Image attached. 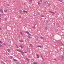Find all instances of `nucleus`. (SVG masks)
Instances as JSON below:
<instances>
[{"instance_id":"dca6fc26","label":"nucleus","mask_w":64,"mask_h":64,"mask_svg":"<svg viewBox=\"0 0 64 64\" xmlns=\"http://www.w3.org/2000/svg\"><path fill=\"white\" fill-rule=\"evenodd\" d=\"M8 11L7 10H4V12H5L6 13V12Z\"/></svg>"},{"instance_id":"ea45409f","label":"nucleus","mask_w":64,"mask_h":64,"mask_svg":"<svg viewBox=\"0 0 64 64\" xmlns=\"http://www.w3.org/2000/svg\"><path fill=\"white\" fill-rule=\"evenodd\" d=\"M43 64H45V62H43Z\"/></svg>"},{"instance_id":"72a5a7b5","label":"nucleus","mask_w":64,"mask_h":64,"mask_svg":"<svg viewBox=\"0 0 64 64\" xmlns=\"http://www.w3.org/2000/svg\"><path fill=\"white\" fill-rule=\"evenodd\" d=\"M50 12H51V13H54V12H52L51 11H50Z\"/></svg>"},{"instance_id":"6e6d98bb","label":"nucleus","mask_w":64,"mask_h":64,"mask_svg":"<svg viewBox=\"0 0 64 64\" xmlns=\"http://www.w3.org/2000/svg\"><path fill=\"white\" fill-rule=\"evenodd\" d=\"M19 52H21V51H20H20H19Z\"/></svg>"},{"instance_id":"473e14b6","label":"nucleus","mask_w":64,"mask_h":64,"mask_svg":"<svg viewBox=\"0 0 64 64\" xmlns=\"http://www.w3.org/2000/svg\"><path fill=\"white\" fill-rule=\"evenodd\" d=\"M0 44H2V41H0Z\"/></svg>"},{"instance_id":"1a4fd4ad","label":"nucleus","mask_w":64,"mask_h":64,"mask_svg":"<svg viewBox=\"0 0 64 64\" xmlns=\"http://www.w3.org/2000/svg\"><path fill=\"white\" fill-rule=\"evenodd\" d=\"M9 57L10 59H12V58L13 57V56H10Z\"/></svg>"},{"instance_id":"39448f33","label":"nucleus","mask_w":64,"mask_h":64,"mask_svg":"<svg viewBox=\"0 0 64 64\" xmlns=\"http://www.w3.org/2000/svg\"><path fill=\"white\" fill-rule=\"evenodd\" d=\"M40 38L41 39H44V38L42 36H40Z\"/></svg>"},{"instance_id":"aec40b11","label":"nucleus","mask_w":64,"mask_h":64,"mask_svg":"<svg viewBox=\"0 0 64 64\" xmlns=\"http://www.w3.org/2000/svg\"><path fill=\"white\" fill-rule=\"evenodd\" d=\"M26 40H27V41H30V40H29V39H28V38H26Z\"/></svg>"},{"instance_id":"423d86ee","label":"nucleus","mask_w":64,"mask_h":64,"mask_svg":"<svg viewBox=\"0 0 64 64\" xmlns=\"http://www.w3.org/2000/svg\"><path fill=\"white\" fill-rule=\"evenodd\" d=\"M36 56H37V58H39V55L38 54H37Z\"/></svg>"},{"instance_id":"3c124183","label":"nucleus","mask_w":64,"mask_h":64,"mask_svg":"<svg viewBox=\"0 0 64 64\" xmlns=\"http://www.w3.org/2000/svg\"><path fill=\"white\" fill-rule=\"evenodd\" d=\"M1 18H0V22H1Z\"/></svg>"},{"instance_id":"13d9d810","label":"nucleus","mask_w":64,"mask_h":64,"mask_svg":"<svg viewBox=\"0 0 64 64\" xmlns=\"http://www.w3.org/2000/svg\"><path fill=\"white\" fill-rule=\"evenodd\" d=\"M0 30H1V28H0Z\"/></svg>"},{"instance_id":"9b49d317","label":"nucleus","mask_w":64,"mask_h":64,"mask_svg":"<svg viewBox=\"0 0 64 64\" xmlns=\"http://www.w3.org/2000/svg\"><path fill=\"white\" fill-rule=\"evenodd\" d=\"M19 41L20 42H23V41L22 40H19Z\"/></svg>"},{"instance_id":"a211bd4d","label":"nucleus","mask_w":64,"mask_h":64,"mask_svg":"<svg viewBox=\"0 0 64 64\" xmlns=\"http://www.w3.org/2000/svg\"><path fill=\"white\" fill-rule=\"evenodd\" d=\"M38 5L39 6H40L41 5V4H40V2H38Z\"/></svg>"},{"instance_id":"4c0bfd02","label":"nucleus","mask_w":64,"mask_h":64,"mask_svg":"<svg viewBox=\"0 0 64 64\" xmlns=\"http://www.w3.org/2000/svg\"><path fill=\"white\" fill-rule=\"evenodd\" d=\"M53 24H54V26H55V23H54Z\"/></svg>"},{"instance_id":"79ce46f5","label":"nucleus","mask_w":64,"mask_h":64,"mask_svg":"<svg viewBox=\"0 0 64 64\" xmlns=\"http://www.w3.org/2000/svg\"><path fill=\"white\" fill-rule=\"evenodd\" d=\"M22 54H23V53H24V52H23L22 51Z\"/></svg>"},{"instance_id":"5701e85b","label":"nucleus","mask_w":64,"mask_h":64,"mask_svg":"<svg viewBox=\"0 0 64 64\" xmlns=\"http://www.w3.org/2000/svg\"><path fill=\"white\" fill-rule=\"evenodd\" d=\"M2 47L3 46H2V45L0 44V47Z\"/></svg>"},{"instance_id":"e433bc0d","label":"nucleus","mask_w":64,"mask_h":64,"mask_svg":"<svg viewBox=\"0 0 64 64\" xmlns=\"http://www.w3.org/2000/svg\"><path fill=\"white\" fill-rule=\"evenodd\" d=\"M32 15L33 16H36L35 14H33Z\"/></svg>"},{"instance_id":"cd10ccee","label":"nucleus","mask_w":64,"mask_h":64,"mask_svg":"<svg viewBox=\"0 0 64 64\" xmlns=\"http://www.w3.org/2000/svg\"><path fill=\"white\" fill-rule=\"evenodd\" d=\"M59 1H60V2H62L63 0H59Z\"/></svg>"},{"instance_id":"5fc2aeb1","label":"nucleus","mask_w":64,"mask_h":64,"mask_svg":"<svg viewBox=\"0 0 64 64\" xmlns=\"http://www.w3.org/2000/svg\"><path fill=\"white\" fill-rule=\"evenodd\" d=\"M32 60H33V61H34V59H32Z\"/></svg>"},{"instance_id":"4468645a","label":"nucleus","mask_w":64,"mask_h":64,"mask_svg":"<svg viewBox=\"0 0 64 64\" xmlns=\"http://www.w3.org/2000/svg\"><path fill=\"white\" fill-rule=\"evenodd\" d=\"M45 29L46 30H48L47 27H45Z\"/></svg>"},{"instance_id":"f257e3e1","label":"nucleus","mask_w":64,"mask_h":64,"mask_svg":"<svg viewBox=\"0 0 64 64\" xmlns=\"http://www.w3.org/2000/svg\"><path fill=\"white\" fill-rule=\"evenodd\" d=\"M26 34H28V35H29L30 36H31V34H30L29 33V32H27V31L26 32Z\"/></svg>"},{"instance_id":"2eb2a0df","label":"nucleus","mask_w":64,"mask_h":64,"mask_svg":"<svg viewBox=\"0 0 64 64\" xmlns=\"http://www.w3.org/2000/svg\"><path fill=\"white\" fill-rule=\"evenodd\" d=\"M38 62H34L33 63V64H36L38 63Z\"/></svg>"},{"instance_id":"c756f323","label":"nucleus","mask_w":64,"mask_h":64,"mask_svg":"<svg viewBox=\"0 0 64 64\" xmlns=\"http://www.w3.org/2000/svg\"><path fill=\"white\" fill-rule=\"evenodd\" d=\"M57 32V31H58V29H56L55 30Z\"/></svg>"},{"instance_id":"ddd939ff","label":"nucleus","mask_w":64,"mask_h":64,"mask_svg":"<svg viewBox=\"0 0 64 64\" xmlns=\"http://www.w3.org/2000/svg\"><path fill=\"white\" fill-rule=\"evenodd\" d=\"M24 13H28V12H27V11H26L25 10H24Z\"/></svg>"},{"instance_id":"8fccbe9b","label":"nucleus","mask_w":64,"mask_h":64,"mask_svg":"<svg viewBox=\"0 0 64 64\" xmlns=\"http://www.w3.org/2000/svg\"><path fill=\"white\" fill-rule=\"evenodd\" d=\"M24 53H27V52H24Z\"/></svg>"},{"instance_id":"f704fd0d","label":"nucleus","mask_w":64,"mask_h":64,"mask_svg":"<svg viewBox=\"0 0 64 64\" xmlns=\"http://www.w3.org/2000/svg\"><path fill=\"white\" fill-rule=\"evenodd\" d=\"M30 46H32V44H30Z\"/></svg>"},{"instance_id":"0eeeda50","label":"nucleus","mask_w":64,"mask_h":64,"mask_svg":"<svg viewBox=\"0 0 64 64\" xmlns=\"http://www.w3.org/2000/svg\"><path fill=\"white\" fill-rule=\"evenodd\" d=\"M8 42L9 44H11V41H10V40H9Z\"/></svg>"},{"instance_id":"7c9ffc66","label":"nucleus","mask_w":64,"mask_h":64,"mask_svg":"<svg viewBox=\"0 0 64 64\" xmlns=\"http://www.w3.org/2000/svg\"><path fill=\"white\" fill-rule=\"evenodd\" d=\"M16 48H19V47L17 45H16Z\"/></svg>"},{"instance_id":"9d476101","label":"nucleus","mask_w":64,"mask_h":64,"mask_svg":"<svg viewBox=\"0 0 64 64\" xmlns=\"http://www.w3.org/2000/svg\"><path fill=\"white\" fill-rule=\"evenodd\" d=\"M37 14H38V15H40V14H40V13H39V12H37Z\"/></svg>"},{"instance_id":"f3484780","label":"nucleus","mask_w":64,"mask_h":64,"mask_svg":"<svg viewBox=\"0 0 64 64\" xmlns=\"http://www.w3.org/2000/svg\"><path fill=\"white\" fill-rule=\"evenodd\" d=\"M26 59L27 60V61H28V62H29V59H28V58H27V57L26 58Z\"/></svg>"},{"instance_id":"412c9836","label":"nucleus","mask_w":64,"mask_h":64,"mask_svg":"<svg viewBox=\"0 0 64 64\" xmlns=\"http://www.w3.org/2000/svg\"><path fill=\"white\" fill-rule=\"evenodd\" d=\"M40 47V48H42V47L40 46H38L37 47Z\"/></svg>"},{"instance_id":"864d4df0","label":"nucleus","mask_w":64,"mask_h":64,"mask_svg":"<svg viewBox=\"0 0 64 64\" xmlns=\"http://www.w3.org/2000/svg\"><path fill=\"white\" fill-rule=\"evenodd\" d=\"M0 17H1V15L0 14Z\"/></svg>"},{"instance_id":"a19ab883","label":"nucleus","mask_w":64,"mask_h":64,"mask_svg":"<svg viewBox=\"0 0 64 64\" xmlns=\"http://www.w3.org/2000/svg\"><path fill=\"white\" fill-rule=\"evenodd\" d=\"M42 16V17H44V16H43V15H42V16Z\"/></svg>"},{"instance_id":"20e7f679","label":"nucleus","mask_w":64,"mask_h":64,"mask_svg":"<svg viewBox=\"0 0 64 64\" xmlns=\"http://www.w3.org/2000/svg\"><path fill=\"white\" fill-rule=\"evenodd\" d=\"M0 11L1 12H2V13H3V10L2 9H0Z\"/></svg>"},{"instance_id":"393cba45","label":"nucleus","mask_w":64,"mask_h":64,"mask_svg":"<svg viewBox=\"0 0 64 64\" xmlns=\"http://www.w3.org/2000/svg\"><path fill=\"white\" fill-rule=\"evenodd\" d=\"M20 33L22 34V35L23 34H22V32H20Z\"/></svg>"},{"instance_id":"c03bdc74","label":"nucleus","mask_w":64,"mask_h":64,"mask_svg":"<svg viewBox=\"0 0 64 64\" xmlns=\"http://www.w3.org/2000/svg\"><path fill=\"white\" fill-rule=\"evenodd\" d=\"M40 1H41V2H42V1L43 0H40Z\"/></svg>"},{"instance_id":"7ed1b4c3","label":"nucleus","mask_w":64,"mask_h":64,"mask_svg":"<svg viewBox=\"0 0 64 64\" xmlns=\"http://www.w3.org/2000/svg\"><path fill=\"white\" fill-rule=\"evenodd\" d=\"M19 47H20V48H21L22 49V48H23V46L21 45H20L19 46Z\"/></svg>"},{"instance_id":"f8f14e48","label":"nucleus","mask_w":64,"mask_h":64,"mask_svg":"<svg viewBox=\"0 0 64 64\" xmlns=\"http://www.w3.org/2000/svg\"><path fill=\"white\" fill-rule=\"evenodd\" d=\"M1 63H2L3 64H5V63L4 62H3V61H1Z\"/></svg>"},{"instance_id":"b1692460","label":"nucleus","mask_w":64,"mask_h":64,"mask_svg":"<svg viewBox=\"0 0 64 64\" xmlns=\"http://www.w3.org/2000/svg\"><path fill=\"white\" fill-rule=\"evenodd\" d=\"M28 38H30V39H31V36H28Z\"/></svg>"},{"instance_id":"de8ad7c7","label":"nucleus","mask_w":64,"mask_h":64,"mask_svg":"<svg viewBox=\"0 0 64 64\" xmlns=\"http://www.w3.org/2000/svg\"><path fill=\"white\" fill-rule=\"evenodd\" d=\"M22 51H21L20 53H22Z\"/></svg>"},{"instance_id":"2f4dec72","label":"nucleus","mask_w":64,"mask_h":64,"mask_svg":"<svg viewBox=\"0 0 64 64\" xmlns=\"http://www.w3.org/2000/svg\"><path fill=\"white\" fill-rule=\"evenodd\" d=\"M3 45H5V46H6V45L5 44V43L3 44Z\"/></svg>"},{"instance_id":"c85d7f7f","label":"nucleus","mask_w":64,"mask_h":64,"mask_svg":"<svg viewBox=\"0 0 64 64\" xmlns=\"http://www.w3.org/2000/svg\"><path fill=\"white\" fill-rule=\"evenodd\" d=\"M36 24H35L34 26L33 27V28H35V26H36Z\"/></svg>"},{"instance_id":"f03ea898","label":"nucleus","mask_w":64,"mask_h":64,"mask_svg":"<svg viewBox=\"0 0 64 64\" xmlns=\"http://www.w3.org/2000/svg\"><path fill=\"white\" fill-rule=\"evenodd\" d=\"M44 4L45 5V4H48V2H45L44 3Z\"/></svg>"},{"instance_id":"6ab92c4d","label":"nucleus","mask_w":64,"mask_h":64,"mask_svg":"<svg viewBox=\"0 0 64 64\" xmlns=\"http://www.w3.org/2000/svg\"><path fill=\"white\" fill-rule=\"evenodd\" d=\"M14 61H15V62H16V61H17V60H15V59H14Z\"/></svg>"},{"instance_id":"603ef678","label":"nucleus","mask_w":64,"mask_h":64,"mask_svg":"<svg viewBox=\"0 0 64 64\" xmlns=\"http://www.w3.org/2000/svg\"><path fill=\"white\" fill-rule=\"evenodd\" d=\"M8 6H10V5L8 4Z\"/></svg>"},{"instance_id":"4be33fe9","label":"nucleus","mask_w":64,"mask_h":64,"mask_svg":"<svg viewBox=\"0 0 64 64\" xmlns=\"http://www.w3.org/2000/svg\"><path fill=\"white\" fill-rule=\"evenodd\" d=\"M29 2L30 3H31L32 2V0H29Z\"/></svg>"},{"instance_id":"49530a36","label":"nucleus","mask_w":64,"mask_h":64,"mask_svg":"<svg viewBox=\"0 0 64 64\" xmlns=\"http://www.w3.org/2000/svg\"><path fill=\"white\" fill-rule=\"evenodd\" d=\"M57 52H58V53H59V51H57Z\"/></svg>"},{"instance_id":"58836bf2","label":"nucleus","mask_w":64,"mask_h":64,"mask_svg":"<svg viewBox=\"0 0 64 64\" xmlns=\"http://www.w3.org/2000/svg\"><path fill=\"white\" fill-rule=\"evenodd\" d=\"M18 38L19 39L20 38L19 37V36H18Z\"/></svg>"},{"instance_id":"6e6552de","label":"nucleus","mask_w":64,"mask_h":64,"mask_svg":"<svg viewBox=\"0 0 64 64\" xmlns=\"http://www.w3.org/2000/svg\"><path fill=\"white\" fill-rule=\"evenodd\" d=\"M7 50H8V52H9V53H10V52H11V51H10V50L9 49H8Z\"/></svg>"},{"instance_id":"c9c22d12","label":"nucleus","mask_w":64,"mask_h":64,"mask_svg":"<svg viewBox=\"0 0 64 64\" xmlns=\"http://www.w3.org/2000/svg\"><path fill=\"white\" fill-rule=\"evenodd\" d=\"M5 20H6V21H7V18H5Z\"/></svg>"},{"instance_id":"09e8293b","label":"nucleus","mask_w":64,"mask_h":64,"mask_svg":"<svg viewBox=\"0 0 64 64\" xmlns=\"http://www.w3.org/2000/svg\"><path fill=\"white\" fill-rule=\"evenodd\" d=\"M17 51H18V52H19L20 50H17Z\"/></svg>"},{"instance_id":"4d7b16f0","label":"nucleus","mask_w":64,"mask_h":64,"mask_svg":"<svg viewBox=\"0 0 64 64\" xmlns=\"http://www.w3.org/2000/svg\"><path fill=\"white\" fill-rule=\"evenodd\" d=\"M40 64H42V63H41Z\"/></svg>"},{"instance_id":"37998d69","label":"nucleus","mask_w":64,"mask_h":64,"mask_svg":"<svg viewBox=\"0 0 64 64\" xmlns=\"http://www.w3.org/2000/svg\"><path fill=\"white\" fill-rule=\"evenodd\" d=\"M54 60H55V61H57V60H56V59H54Z\"/></svg>"},{"instance_id":"a18cd8bd","label":"nucleus","mask_w":64,"mask_h":64,"mask_svg":"<svg viewBox=\"0 0 64 64\" xmlns=\"http://www.w3.org/2000/svg\"><path fill=\"white\" fill-rule=\"evenodd\" d=\"M41 57H42V59H44L43 58V57L42 56H41Z\"/></svg>"},{"instance_id":"bb28decb","label":"nucleus","mask_w":64,"mask_h":64,"mask_svg":"<svg viewBox=\"0 0 64 64\" xmlns=\"http://www.w3.org/2000/svg\"><path fill=\"white\" fill-rule=\"evenodd\" d=\"M20 13L21 14L22 13V11L21 10H20Z\"/></svg>"},{"instance_id":"a878e982","label":"nucleus","mask_w":64,"mask_h":64,"mask_svg":"<svg viewBox=\"0 0 64 64\" xmlns=\"http://www.w3.org/2000/svg\"><path fill=\"white\" fill-rule=\"evenodd\" d=\"M46 24L47 25H49V23L48 22H46Z\"/></svg>"}]
</instances>
